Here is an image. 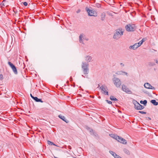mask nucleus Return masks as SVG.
<instances>
[{
  "label": "nucleus",
  "instance_id": "1",
  "mask_svg": "<svg viewBox=\"0 0 158 158\" xmlns=\"http://www.w3.org/2000/svg\"><path fill=\"white\" fill-rule=\"evenodd\" d=\"M123 32L124 31L122 29L116 30L113 35V38L115 40H118L123 35Z\"/></svg>",
  "mask_w": 158,
  "mask_h": 158
},
{
  "label": "nucleus",
  "instance_id": "2",
  "mask_svg": "<svg viewBox=\"0 0 158 158\" xmlns=\"http://www.w3.org/2000/svg\"><path fill=\"white\" fill-rule=\"evenodd\" d=\"M82 64L81 68L83 69L84 74L85 75H86L89 72V64L85 62H82Z\"/></svg>",
  "mask_w": 158,
  "mask_h": 158
},
{
  "label": "nucleus",
  "instance_id": "3",
  "mask_svg": "<svg viewBox=\"0 0 158 158\" xmlns=\"http://www.w3.org/2000/svg\"><path fill=\"white\" fill-rule=\"evenodd\" d=\"M125 28L126 31H133L135 30L136 27L134 24H129L126 25Z\"/></svg>",
  "mask_w": 158,
  "mask_h": 158
},
{
  "label": "nucleus",
  "instance_id": "4",
  "mask_svg": "<svg viewBox=\"0 0 158 158\" xmlns=\"http://www.w3.org/2000/svg\"><path fill=\"white\" fill-rule=\"evenodd\" d=\"M86 11L87 12L88 15L89 16H96L97 15V12L94 10L90 9L87 7H86L85 8Z\"/></svg>",
  "mask_w": 158,
  "mask_h": 158
},
{
  "label": "nucleus",
  "instance_id": "5",
  "mask_svg": "<svg viewBox=\"0 0 158 158\" xmlns=\"http://www.w3.org/2000/svg\"><path fill=\"white\" fill-rule=\"evenodd\" d=\"M100 88L101 89V92L103 94L105 95H108V90L107 87L105 85H102L100 87Z\"/></svg>",
  "mask_w": 158,
  "mask_h": 158
},
{
  "label": "nucleus",
  "instance_id": "6",
  "mask_svg": "<svg viewBox=\"0 0 158 158\" xmlns=\"http://www.w3.org/2000/svg\"><path fill=\"white\" fill-rule=\"evenodd\" d=\"M113 81L114 85L117 87H119L121 84V81L118 78H114L113 79Z\"/></svg>",
  "mask_w": 158,
  "mask_h": 158
},
{
  "label": "nucleus",
  "instance_id": "7",
  "mask_svg": "<svg viewBox=\"0 0 158 158\" xmlns=\"http://www.w3.org/2000/svg\"><path fill=\"white\" fill-rule=\"evenodd\" d=\"M8 64L11 68L14 73L16 74H17L18 73V72L15 66L10 61L8 62Z\"/></svg>",
  "mask_w": 158,
  "mask_h": 158
},
{
  "label": "nucleus",
  "instance_id": "8",
  "mask_svg": "<svg viewBox=\"0 0 158 158\" xmlns=\"http://www.w3.org/2000/svg\"><path fill=\"white\" fill-rule=\"evenodd\" d=\"M135 109L138 110H141L144 108V106L141 105L137 101H135Z\"/></svg>",
  "mask_w": 158,
  "mask_h": 158
},
{
  "label": "nucleus",
  "instance_id": "9",
  "mask_svg": "<svg viewBox=\"0 0 158 158\" xmlns=\"http://www.w3.org/2000/svg\"><path fill=\"white\" fill-rule=\"evenodd\" d=\"M87 40L88 39H86L85 38V35L83 34H81L79 36V42L80 43H82L83 44H84L83 40Z\"/></svg>",
  "mask_w": 158,
  "mask_h": 158
},
{
  "label": "nucleus",
  "instance_id": "10",
  "mask_svg": "<svg viewBox=\"0 0 158 158\" xmlns=\"http://www.w3.org/2000/svg\"><path fill=\"white\" fill-rule=\"evenodd\" d=\"M122 89L127 93L130 94L131 93V91L126 85H122Z\"/></svg>",
  "mask_w": 158,
  "mask_h": 158
},
{
  "label": "nucleus",
  "instance_id": "11",
  "mask_svg": "<svg viewBox=\"0 0 158 158\" xmlns=\"http://www.w3.org/2000/svg\"><path fill=\"white\" fill-rule=\"evenodd\" d=\"M144 86L146 88L148 89H150L152 90L155 89V88L152 86L150 84L148 83H146L144 84Z\"/></svg>",
  "mask_w": 158,
  "mask_h": 158
},
{
  "label": "nucleus",
  "instance_id": "12",
  "mask_svg": "<svg viewBox=\"0 0 158 158\" xmlns=\"http://www.w3.org/2000/svg\"><path fill=\"white\" fill-rule=\"evenodd\" d=\"M118 138L117 141L123 144H127V142L126 140L119 136Z\"/></svg>",
  "mask_w": 158,
  "mask_h": 158
},
{
  "label": "nucleus",
  "instance_id": "13",
  "mask_svg": "<svg viewBox=\"0 0 158 158\" xmlns=\"http://www.w3.org/2000/svg\"><path fill=\"white\" fill-rule=\"evenodd\" d=\"M139 47V45L138 44L135 43L133 45L130 46L129 48L130 49H133V50H135L137 48Z\"/></svg>",
  "mask_w": 158,
  "mask_h": 158
},
{
  "label": "nucleus",
  "instance_id": "14",
  "mask_svg": "<svg viewBox=\"0 0 158 158\" xmlns=\"http://www.w3.org/2000/svg\"><path fill=\"white\" fill-rule=\"evenodd\" d=\"M85 60L87 62H89L91 61L92 57L89 56H87L85 57Z\"/></svg>",
  "mask_w": 158,
  "mask_h": 158
},
{
  "label": "nucleus",
  "instance_id": "15",
  "mask_svg": "<svg viewBox=\"0 0 158 158\" xmlns=\"http://www.w3.org/2000/svg\"><path fill=\"white\" fill-rule=\"evenodd\" d=\"M58 117L62 119L63 121H64L66 123H68L69 122L66 119L64 116H62L61 114H60L58 116Z\"/></svg>",
  "mask_w": 158,
  "mask_h": 158
},
{
  "label": "nucleus",
  "instance_id": "16",
  "mask_svg": "<svg viewBox=\"0 0 158 158\" xmlns=\"http://www.w3.org/2000/svg\"><path fill=\"white\" fill-rule=\"evenodd\" d=\"M106 16L105 13H102L101 15V19L102 21H103L104 20Z\"/></svg>",
  "mask_w": 158,
  "mask_h": 158
},
{
  "label": "nucleus",
  "instance_id": "17",
  "mask_svg": "<svg viewBox=\"0 0 158 158\" xmlns=\"http://www.w3.org/2000/svg\"><path fill=\"white\" fill-rule=\"evenodd\" d=\"M110 135L111 137L114 138V139H115L117 140L118 139V138H119L118 136L117 135H115L113 134H111Z\"/></svg>",
  "mask_w": 158,
  "mask_h": 158
},
{
  "label": "nucleus",
  "instance_id": "18",
  "mask_svg": "<svg viewBox=\"0 0 158 158\" xmlns=\"http://www.w3.org/2000/svg\"><path fill=\"white\" fill-rule=\"evenodd\" d=\"M116 74L118 75H123V74H125L126 75H127V73L123 71L118 72Z\"/></svg>",
  "mask_w": 158,
  "mask_h": 158
},
{
  "label": "nucleus",
  "instance_id": "19",
  "mask_svg": "<svg viewBox=\"0 0 158 158\" xmlns=\"http://www.w3.org/2000/svg\"><path fill=\"white\" fill-rule=\"evenodd\" d=\"M33 99H34L36 102H43V101L41 100V99L38 98L36 97H34V98Z\"/></svg>",
  "mask_w": 158,
  "mask_h": 158
},
{
  "label": "nucleus",
  "instance_id": "20",
  "mask_svg": "<svg viewBox=\"0 0 158 158\" xmlns=\"http://www.w3.org/2000/svg\"><path fill=\"white\" fill-rule=\"evenodd\" d=\"M151 102L154 105L157 106L158 105V102H156L155 100H152L151 101Z\"/></svg>",
  "mask_w": 158,
  "mask_h": 158
},
{
  "label": "nucleus",
  "instance_id": "21",
  "mask_svg": "<svg viewBox=\"0 0 158 158\" xmlns=\"http://www.w3.org/2000/svg\"><path fill=\"white\" fill-rule=\"evenodd\" d=\"M110 99L111 100H114V101H118V99H117L116 98H114L113 96H111L110 97Z\"/></svg>",
  "mask_w": 158,
  "mask_h": 158
},
{
  "label": "nucleus",
  "instance_id": "22",
  "mask_svg": "<svg viewBox=\"0 0 158 158\" xmlns=\"http://www.w3.org/2000/svg\"><path fill=\"white\" fill-rule=\"evenodd\" d=\"M47 143H48L49 145H53L57 146L53 142H52L49 140H48L47 141Z\"/></svg>",
  "mask_w": 158,
  "mask_h": 158
},
{
  "label": "nucleus",
  "instance_id": "23",
  "mask_svg": "<svg viewBox=\"0 0 158 158\" xmlns=\"http://www.w3.org/2000/svg\"><path fill=\"white\" fill-rule=\"evenodd\" d=\"M147 102V101L146 100H144L143 101H140V103L142 104H143L144 105H145L146 104Z\"/></svg>",
  "mask_w": 158,
  "mask_h": 158
},
{
  "label": "nucleus",
  "instance_id": "24",
  "mask_svg": "<svg viewBox=\"0 0 158 158\" xmlns=\"http://www.w3.org/2000/svg\"><path fill=\"white\" fill-rule=\"evenodd\" d=\"M145 38H143L138 43H137L138 44H139V46H140L143 43L144 40L143 39H144Z\"/></svg>",
  "mask_w": 158,
  "mask_h": 158
},
{
  "label": "nucleus",
  "instance_id": "25",
  "mask_svg": "<svg viewBox=\"0 0 158 158\" xmlns=\"http://www.w3.org/2000/svg\"><path fill=\"white\" fill-rule=\"evenodd\" d=\"M124 152L125 153H126V154H130V152H129V151L126 149H124Z\"/></svg>",
  "mask_w": 158,
  "mask_h": 158
},
{
  "label": "nucleus",
  "instance_id": "26",
  "mask_svg": "<svg viewBox=\"0 0 158 158\" xmlns=\"http://www.w3.org/2000/svg\"><path fill=\"white\" fill-rule=\"evenodd\" d=\"M109 152L114 156L116 154V153L112 151H109Z\"/></svg>",
  "mask_w": 158,
  "mask_h": 158
},
{
  "label": "nucleus",
  "instance_id": "27",
  "mask_svg": "<svg viewBox=\"0 0 158 158\" xmlns=\"http://www.w3.org/2000/svg\"><path fill=\"white\" fill-rule=\"evenodd\" d=\"M5 1V0H3L2 2L0 4V6L1 7H2L5 6L4 3H3V2Z\"/></svg>",
  "mask_w": 158,
  "mask_h": 158
},
{
  "label": "nucleus",
  "instance_id": "28",
  "mask_svg": "<svg viewBox=\"0 0 158 158\" xmlns=\"http://www.w3.org/2000/svg\"><path fill=\"white\" fill-rule=\"evenodd\" d=\"M114 158H122L121 157L119 156L118 155H117L116 154L114 156Z\"/></svg>",
  "mask_w": 158,
  "mask_h": 158
},
{
  "label": "nucleus",
  "instance_id": "29",
  "mask_svg": "<svg viewBox=\"0 0 158 158\" xmlns=\"http://www.w3.org/2000/svg\"><path fill=\"white\" fill-rule=\"evenodd\" d=\"M106 101L109 104H111L112 103L111 101L108 100H106Z\"/></svg>",
  "mask_w": 158,
  "mask_h": 158
},
{
  "label": "nucleus",
  "instance_id": "30",
  "mask_svg": "<svg viewBox=\"0 0 158 158\" xmlns=\"http://www.w3.org/2000/svg\"><path fill=\"white\" fill-rule=\"evenodd\" d=\"M3 75L2 74H0V80H2L3 79Z\"/></svg>",
  "mask_w": 158,
  "mask_h": 158
},
{
  "label": "nucleus",
  "instance_id": "31",
  "mask_svg": "<svg viewBox=\"0 0 158 158\" xmlns=\"http://www.w3.org/2000/svg\"><path fill=\"white\" fill-rule=\"evenodd\" d=\"M23 3L24 6H26L27 5V3L26 2H24Z\"/></svg>",
  "mask_w": 158,
  "mask_h": 158
},
{
  "label": "nucleus",
  "instance_id": "32",
  "mask_svg": "<svg viewBox=\"0 0 158 158\" xmlns=\"http://www.w3.org/2000/svg\"><path fill=\"white\" fill-rule=\"evenodd\" d=\"M139 112L142 114H146V112L143 111H139Z\"/></svg>",
  "mask_w": 158,
  "mask_h": 158
},
{
  "label": "nucleus",
  "instance_id": "33",
  "mask_svg": "<svg viewBox=\"0 0 158 158\" xmlns=\"http://www.w3.org/2000/svg\"><path fill=\"white\" fill-rule=\"evenodd\" d=\"M81 11V10L80 9H79L77 10V11L76 12L77 13H80Z\"/></svg>",
  "mask_w": 158,
  "mask_h": 158
},
{
  "label": "nucleus",
  "instance_id": "34",
  "mask_svg": "<svg viewBox=\"0 0 158 158\" xmlns=\"http://www.w3.org/2000/svg\"><path fill=\"white\" fill-rule=\"evenodd\" d=\"M68 148L70 150H71L72 149V148L70 146H68Z\"/></svg>",
  "mask_w": 158,
  "mask_h": 158
},
{
  "label": "nucleus",
  "instance_id": "35",
  "mask_svg": "<svg viewBox=\"0 0 158 158\" xmlns=\"http://www.w3.org/2000/svg\"><path fill=\"white\" fill-rule=\"evenodd\" d=\"M120 64V65L122 66H124V64L122 63H121Z\"/></svg>",
  "mask_w": 158,
  "mask_h": 158
},
{
  "label": "nucleus",
  "instance_id": "36",
  "mask_svg": "<svg viewBox=\"0 0 158 158\" xmlns=\"http://www.w3.org/2000/svg\"><path fill=\"white\" fill-rule=\"evenodd\" d=\"M30 96L31 97V98L33 99L34 98V97L31 94H30Z\"/></svg>",
  "mask_w": 158,
  "mask_h": 158
},
{
  "label": "nucleus",
  "instance_id": "37",
  "mask_svg": "<svg viewBox=\"0 0 158 158\" xmlns=\"http://www.w3.org/2000/svg\"><path fill=\"white\" fill-rule=\"evenodd\" d=\"M155 61L156 62V63L158 64V60H155Z\"/></svg>",
  "mask_w": 158,
  "mask_h": 158
},
{
  "label": "nucleus",
  "instance_id": "38",
  "mask_svg": "<svg viewBox=\"0 0 158 158\" xmlns=\"http://www.w3.org/2000/svg\"><path fill=\"white\" fill-rule=\"evenodd\" d=\"M89 129V131H90V132H92V131H93V130H92V129Z\"/></svg>",
  "mask_w": 158,
  "mask_h": 158
},
{
  "label": "nucleus",
  "instance_id": "39",
  "mask_svg": "<svg viewBox=\"0 0 158 158\" xmlns=\"http://www.w3.org/2000/svg\"><path fill=\"white\" fill-rule=\"evenodd\" d=\"M70 81H72L73 80V78L71 77L70 79Z\"/></svg>",
  "mask_w": 158,
  "mask_h": 158
},
{
  "label": "nucleus",
  "instance_id": "40",
  "mask_svg": "<svg viewBox=\"0 0 158 158\" xmlns=\"http://www.w3.org/2000/svg\"><path fill=\"white\" fill-rule=\"evenodd\" d=\"M100 6V4H99V5H98V6Z\"/></svg>",
  "mask_w": 158,
  "mask_h": 158
},
{
  "label": "nucleus",
  "instance_id": "41",
  "mask_svg": "<svg viewBox=\"0 0 158 158\" xmlns=\"http://www.w3.org/2000/svg\"><path fill=\"white\" fill-rule=\"evenodd\" d=\"M100 6V4H99V5H98V6Z\"/></svg>",
  "mask_w": 158,
  "mask_h": 158
},
{
  "label": "nucleus",
  "instance_id": "42",
  "mask_svg": "<svg viewBox=\"0 0 158 158\" xmlns=\"http://www.w3.org/2000/svg\"><path fill=\"white\" fill-rule=\"evenodd\" d=\"M100 6V4H99V5H98V6Z\"/></svg>",
  "mask_w": 158,
  "mask_h": 158
},
{
  "label": "nucleus",
  "instance_id": "43",
  "mask_svg": "<svg viewBox=\"0 0 158 158\" xmlns=\"http://www.w3.org/2000/svg\"><path fill=\"white\" fill-rule=\"evenodd\" d=\"M145 38V39H143V40H144V41H145V39H146L145 38Z\"/></svg>",
  "mask_w": 158,
  "mask_h": 158
},
{
  "label": "nucleus",
  "instance_id": "44",
  "mask_svg": "<svg viewBox=\"0 0 158 158\" xmlns=\"http://www.w3.org/2000/svg\"><path fill=\"white\" fill-rule=\"evenodd\" d=\"M82 76H83L84 77H85L83 76V75H82Z\"/></svg>",
  "mask_w": 158,
  "mask_h": 158
},
{
  "label": "nucleus",
  "instance_id": "45",
  "mask_svg": "<svg viewBox=\"0 0 158 158\" xmlns=\"http://www.w3.org/2000/svg\"><path fill=\"white\" fill-rule=\"evenodd\" d=\"M148 119H150V118H148Z\"/></svg>",
  "mask_w": 158,
  "mask_h": 158
},
{
  "label": "nucleus",
  "instance_id": "46",
  "mask_svg": "<svg viewBox=\"0 0 158 158\" xmlns=\"http://www.w3.org/2000/svg\"><path fill=\"white\" fill-rule=\"evenodd\" d=\"M74 158H76V157H74Z\"/></svg>",
  "mask_w": 158,
  "mask_h": 158
}]
</instances>
